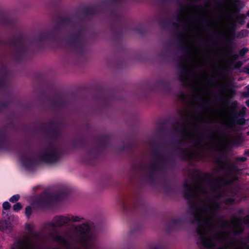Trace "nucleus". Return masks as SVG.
I'll use <instances>...</instances> for the list:
<instances>
[{
  "instance_id": "32",
  "label": "nucleus",
  "mask_w": 249,
  "mask_h": 249,
  "mask_svg": "<svg viewBox=\"0 0 249 249\" xmlns=\"http://www.w3.org/2000/svg\"><path fill=\"white\" fill-rule=\"evenodd\" d=\"M247 26L248 28H249V22L248 23Z\"/></svg>"
},
{
  "instance_id": "36",
  "label": "nucleus",
  "mask_w": 249,
  "mask_h": 249,
  "mask_svg": "<svg viewBox=\"0 0 249 249\" xmlns=\"http://www.w3.org/2000/svg\"><path fill=\"white\" fill-rule=\"evenodd\" d=\"M248 135H249V131L248 132Z\"/></svg>"
},
{
  "instance_id": "8",
  "label": "nucleus",
  "mask_w": 249,
  "mask_h": 249,
  "mask_svg": "<svg viewBox=\"0 0 249 249\" xmlns=\"http://www.w3.org/2000/svg\"><path fill=\"white\" fill-rule=\"evenodd\" d=\"M20 160L22 166L27 169H29L34 163L32 158L27 155L21 157Z\"/></svg>"
},
{
  "instance_id": "19",
  "label": "nucleus",
  "mask_w": 249,
  "mask_h": 249,
  "mask_svg": "<svg viewBox=\"0 0 249 249\" xmlns=\"http://www.w3.org/2000/svg\"><path fill=\"white\" fill-rule=\"evenodd\" d=\"M11 205L8 201L4 202L2 204V208L4 210H7L10 208Z\"/></svg>"
},
{
  "instance_id": "21",
  "label": "nucleus",
  "mask_w": 249,
  "mask_h": 249,
  "mask_svg": "<svg viewBox=\"0 0 249 249\" xmlns=\"http://www.w3.org/2000/svg\"><path fill=\"white\" fill-rule=\"evenodd\" d=\"M234 201V199L232 198H227L225 200V202L227 204H230L232 203Z\"/></svg>"
},
{
  "instance_id": "1",
  "label": "nucleus",
  "mask_w": 249,
  "mask_h": 249,
  "mask_svg": "<svg viewBox=\"0 0 249 249\" xmlns=\"http://www.w3.org/2000/svg\"><path fill=\"white\" fill-rule=\"evenodd\" d=\"M184 188V195L187 198L200 203L195 213V220L198 225V244L202 249H215L216 244L228 238L227 233L221 234L218 230V227L222 226L216 214L220 207L217 200L221 196L220 190L212 186H205L200 181L185 183ZM233 245L232 242L228 241L216 249H230L229 247Z\"/></svg>"
},
{
  "instance_id": "9",
  "label": "nucleus",
  "mask_w": 249,
  "mask_h": 249,
  "mask_svg": "<svg viewBox=\"0 0 249 249\" xmlns=\"http://www.w3.org/2000/svg\"><path fill=\"white\" fill-rule=\"evenodd\" d=\"M0 230L6 233L10 232L12 230V225L11 223L6 220L0 221Z\"/></svg>"
},
{
  "instance_id": "28",
  "label": "nucleus",
  "mask_w": 249,
  "mask_h": 249,
  "mask_svg": "<svg viewBox=\"0 0 249 249\" xmlns=\"http://www.w3.org/2000/svg\"><path fill=\"white\" fill-rule=\"evenodd\" d=\"M246 89L248 92L249 93V85L246 86Z\"/></svg>"
},
{
  "instance_id": "14",
  "label": "nucleus",
  "mask_w": 249,
  "mask_h": 249,
  "mask_svg": "<svg viewBox=\"0 0 249 249\" xmlns=\"http://www.w3.org/2000/svg\"><path fill=\"white\" fill-rule=\"evenodd\" d=\"M20 198V196L19 195H15L13 196L10 199L9 201L11 202L14 203L17 202Z\"/></svg>"
},
{
  "instance_id": "2",
  "label": "nucleus",
  "mask_w": 249,
  "mask_h": 249,
  "mask_svg": "<svg viewBox=\"0 0 249 249\" xmlns=\"http://www.w3.org/2000/svg\"><path fill=\"white\" fill-rule=\"evenodd\" d=\"M243 138L240 136L227 137L221 139L211 137L208 142L203 141L202 137L198 138L196 144L202 145V148L205 150H213L222 153H227L232 147H239L244 142Z\"/></svg>"
},
{
  "instance_id": "20",
  "label": "nucleus",
  "mask_w": 249,
  "mask_h": 249,
  "mask_svg": "<svg viewBox=\"0 0 249 249\" xmlns=\"http://www.w3.org/2000/svg\"><path fill=\"white\" fill-rule=\"evenodd\" d=\"M248 52V49L247 48H244L241 49L239 52V54L240 55H244Z\"/></svg>"
},
{
  "instance_id": "15",
  "label": "nucleus",
  "mask_w": 249,
  "mask_h": 249,
  "mask_svg": "<svg viewBox=\"0 0 249 249\" xmlns=\"http://www.w3.org/2000/svg\"><path fill=\"white\" fill-rule=\"evenodd\" d=\"M249 31L247 30H243L240 32L239 33V36L240 37L247 36L249 34Z\"/></svg>"
},
{
  "instance_id": "11",
  "label": "nucleus",
  "mask_w": 249,
  "mask_h": 249,
  "mask_svg": "<svg viewBox=\"0 0 249 249\" xmlns=\"http://www.w3.org/2000/svg\"><path fill=\"white\" fill-rule=\"evenodd\" d=\"M69 222H81L83 218L79 216L70 215L68 216Z\"/></svg>"
},
{
  "instance_id": "29",
  "label": "nucleus",
  "mask_w": 249,
  "mask_h": 249,
  "mask_svg": "<svg viewBox=\"0 0 249 249\" xmlns=\"http://www.w3.org/2000/svg\"><path fill=\"white\" fill-rule=\"evenodd\" d=\"M246 16L249 17V10L247 12Z\"/></svg>"
},
{
  "instance_id": "6",
  "label": "nucleus",
  "mask_w": 249,
  "mask_h": 249,
  "mask_svg": "<svg viewBox=\"0 0 249 249\" xmlns=\"http://www.w3.org/2000/svg\"><path fill=\"white\" fill-rule=\"evenodd\" d=\"M41 160L47 163H53L58 159L57 152L53 149L46 150L41 156Z\"/></svg>"
},
{
  "instance_id": "30",
  "label": "nucleus",
  "mask_w": 249,
  "mask_h": 249,
  "mask_svg": "<svg viewBox=\"0 0 249 249\" xmlns=\"http://www.w3.org/2000/svg\"><path fill=\"white\" fill-rule=\"evenodd\" d=\"M230 51H231V49H230V48H228V49H227V52H228V53H229L230 52Z\"/></svg>"
},
{
  "instance_id": "16",
  "label": "nucleus",
  "mask_w": 249,
  "mask_h": 249,
  "mask_svg": "<svg viewBox=\"0 0 249 249\" xmlns=\"http://www.w3.org/2000/svg\"><path fill=\"white\" fill-rule=\"evenodd\" d=\"M32 213V209L30 206H28L25 208V214L27 217H29Z\"/></svg>"
},
{
  "instance_id": "24",
  "label": "nucleus",
  "mask_w": 249,
  "mask_h": 249,
  "mask_svg": "<svg viewBox=\"0 0 249 249\" xmlns=\"http://www.w3.org/2000/svg\"><path fill=\"white\" fill-rule=\"evenodd\" d=\"M187 129V126H186V125H184V126H183V127H182V131H186Z\"/></svg>"
},
{
  "instance_id": "3",
  "label": "nucleus",
  "mask_w": 249,
  "mask_h": 249,
  "mask_svg": "<svg viewBox=\"0 0 249 249\" xmlns=\"http://www.w3.org/2000/svg\"><path fill=\"white\" fill-rule=\"evenodd\" d=\"M237 106V102L234 101L231 103L228 113L227 119L225 121V125L226 127L229 129H232L235 125H243L245 123L244 118L246 112V108L243 107L237 114L235 113V109Z\"/></svg>"
},
{
  "instance_id": "18",
  "label": "nucleus",
  "mask_w": 249,
  "mask_h": 249,
  "mask_svg": "<svg viewBox=\"0 0 249 249\" xmlns=\"http://www.w3.org/2000/svg\"><path fill=\"white\" fill-rule=\"evenodd\" d=\"M26 229L30 232L32 233L33 230L34 229V225L32 224H27L26 225Z\"/></svg>"
},
{
  "instance_id": "22",
  "label": "nucleus",
  "mask_w": 249,
  "mask_h": 249,
  "mask_svg": "<svg viewBox=\"0 0 249 249\" xmlns=\"http://www.w3.org/2000/svg\"><path fill=\"white\" fill-rule=\"evenodd\" d=\"M245 71L249 74V64L245 68Z\"/></svg>"
},
{
  "instance_id": "17",
  "label": "nucleus",
  "mask_w": 249,
  "mask_h": 249,
  "mask_svg": "<svg viewBox=\"0 0 249 249\" xmlns=\"http://www.w3.org/2000/svg\"><path fill=\"white\" fill-rule=\"evenodd\" d=\"M230 3L233 7H236L239 4V0H230Z\"/></svg>"
},
{
  "instance_id": "4",
  "label": "nucleus",
  "mask_w": 249,
  "mask_h": 249,
  "mask_svg": "<svg viewBox=\"0 0 249 249\" xmlns=\"http://www.w3.org/2000/svg\"><path fill=\"white\" fill-rule=\"evenodd\" d=\"M222 226H229L231 231L237 234L243 231V223L249 227V215L245 216L243 220L241 218H233L230 222L219 219Z\"/></svg>"
},
{
  "instance_id": "33",
  "label": "nucleus",
  "mask_w": 249,
  "mask_h": 249,
  "mask_svg": "<svg viewBox=\"0 0 249 249\" xmlns=\"http://www.w3.org/2000/svg\"><path fill=\"white\" fill-rule=\"evenodd\" d=\"M192 120H189V121H188V123H192Z\"/></svg>"
},
{
  "instance_id": "10",
  "label": "nucleus",
  "mask_w": 249,
  "mask_h": 249,
  "mask_svg": "<svg viewBox=\"0 0 249 249\" xmlns=\"http://www.w3.org/2000/svg\"><path fill=\"white\" fill-rule=\"evenodd\" d=\"M53 239L54 241L59 242L63 245H67L68 243V241L66 239L63 237L62 236H61L59 234H56L55 235Z\"/></svg>"
},
{
  "instance_id": "26",
  "label": "nucleus",
  "mask_w": 249,
  "mask_h": 249,
  "mask_svg": "<svg viewBox=\"0 0 249 249\" xmlns=\"http://www.w3.org/2000/svg\"><path fill=\"white\" fill-rule=\"evenodd\" d=\"M235 249H249V246L247 247L246 249L243 248H236Z\"/></svg>"
},
{
  "instance_id": "27",
  "label": "nucleus",
  "mask_w": 249,
  "mask_h": 249,
  "mask_svg": "<svg viewBox=\"0 0 249 249\" xmlns=\"http://www.w3.org/2000/svg\"><path fill=\"white\" fill-rule=\"evenodd\" d=\"M246 105L249 107V100L246 102Z\"/></svg>"
},
{
  "instance_id": "25",
  "label": "nucleus",
  "mask_w": 249,
  "mask_h": 249,
  "mask_svg": "<svg viewBox=\"0 0 249 249\" xmlns=\"http://www.w3.org/2000/svg\"><path fill=\"white\" fill-rule=\"evenodd\" d=\"M245 154L249 155V149H247L245 151Z\"/></svg>"
},
{
  "instance_id": "23",
  "label": "nucleus",
  "mask_w": 249,
  "mask_h": 249,
  "mask_svg": "<svg viewBox=\"0 0 249 249\" xmlns=\"http://www.w3.org/2000/svg\"><path fill=\"white\" fill-rule=\"evenodd\" d=\"M241 161H244L246 160L247 159L245 157H241L240 158Z\"/></svg>"
},
{
  "instance_id": "13",
  "label": "nucleus",
  "mask_w": 249,
  "mask_h": 249,
  "mask_svg": "<svg viewBox=\"0 0 249 249\" xmlns=\"http://www.w3.org/2000/svg\"><path fill=\"white\" fill-rule=\"evenodd\" d=\"M22 208L21 204L19 202L17 203L13 206V210L15 212H18Z\"/></svg>"
},
{
  "instance_id": "12",
  "label": "nucleus",
  "mask_w": 249,
  "mask_h": 249,
  "mask_svg": "<svg viewBox=\"0 0 249 249\" xmlns=\"http://www.w3.org/2000/svg\"><path fill=\"white\" fill-rule=\"evenodd\" d=\"M246 17V15L244 14H239L236 16V19L240 24L243 25L245 22Z\"/></svg>"
},
{
  "instance_id": "5",
  "label": "nucleus",
  "mask_w": 249,
  "mask_h": 249,
  "mask_svg": "<svg viewBox=\"0 0 249 249\" xmlns=\"http://www.w3.org/2000/svg\"><path fill=\"white\" fill-rule=\"evenodd\" d=\"M236 171L235 167L232 164L228 165V170L227 175L219 178L218 182L219 184H230L237 179L235 177H232L230 174H234Z\"/></svg>"
},
{
  "instance_id": "7",
  "label": "nucleus",
  "mask_w": 249,
  "mask_h": 249,
  "mask_svg": "<svg viewBox=\"0 0 249 249\" xmlns=\"http://www.w3.org/2000/svg\"><path fill=\"white\" fill-rule=\"evenodd\" d=\"M69 222V216H56L53 219V225L54 227H60Z\"/></svg>"
},
{
  "instance_id": "31",
  "label": "nucleus",
  "mask_w": 249,
  "mask_h": 249,
  "mask_svg": "<svg viewBox=\"0 0 249 249\" xmlns=\"http://www.w3.org/2000/svg\"><path fill=\"white\" fill-rule=\"evenodd\" d=\"M221 11H222L223 15H226V14L224 13V12H223V8H222Z\"/></svg>"
},
{
  "instance_id": "35",
  "label": "nucleus",
  "mask_w": 249,
  "mask_h": 249,
  "mask_svg": "<svg viewBox=\"0 0 249 249\" xmlns=\"http://www.w3.org/2000/svg\"><path fill=\"white\" fill-rule=\"evenodd\" d=\"M245 97H248V96H247V95H245Z\"/></svg>"
},
{
  "instance_id": "34",
  "label": "nucleus",
  "mask_w": 249,
  "mask_h": 249,
  "mask_svg": "<svg viewBox=\"0 0 249 249\" xmlns=\"http://www.w3.org/2000/svg\"><path fill=\"white\" fill-rule=\"evenodd\" d=\"M193 135V134H191V133H189V134H188V135H189V136H191V135Z\"/></svg>"
}]
</instances>
